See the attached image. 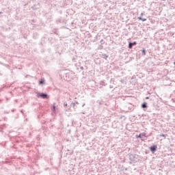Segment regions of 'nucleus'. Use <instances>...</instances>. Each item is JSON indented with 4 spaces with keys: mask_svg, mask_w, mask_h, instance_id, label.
<instances>
[{
    "mask_svg": "<svg viewBox=\"0 0 175 175\" xmlns=\"http://www.w3.org/2000/svg\"><path fill=\"white\" fill-rule=\"evenodd\" d=\"M96 103H98V105H99L100 106H101V105H104L105 102L103 100H98L96 101Z\"/></svg>",
    "mask_w": 175,
    "mask_h": 175,
    "instance_id": "obj_13",
    "label": "nucleus"
},
{
    "mask_svg": "<svg viewBox=\"0 0 175 175\" xmlns=\"http://www.w3.org/2000/svg\"><path fill=\"white\" fill-rule=\"evenodd\" d=\"M136 44H137V42H136V41H134L133 42H129L128 49H133V46H136Z\"/></svg>",
    "mask_w": 175,
    "mask_h": 175,
    "instance_id": "obj_5",
    "label": "nucleus"
},
{
    "mask_svg": "<svg viewBox=\"0 0 175 175\" xmlns=\"http://www.w3.org/2000/svg\"><path fill=\"white\" fill-rule=\"evenodd\" d=\"M51 110L53 113H55L57 111V107H55V105H53L51 107Z\"/></svg>",
    "mask_w": 175,
    "mask_h": 175,
    "instance_id": "obj_15",
    "label": "nucleus"
},
{
    "mask_svg": "<svg viewBox=\"0 0 175 175\" xmlns=\"http://www.w3.org/2000/svg\"><path fill=\"white\" fill-rule=\"evenodd\" d=\"M110 88H111V86H110Z\"/></svg>",
    "mask_w": 175,
    "mask_h": 175,
    "instance_id": "obj_34",
    "label": "nucleus"
},
{
    "mask_svg": "<svg viewBox=\"0 0 175 175\" xmlns=\"http://www.w3.org/2000/svg\"><path fill=\"white\" fill-rule=\"evenodd\" d=\"M129 159L131 163H137L140 159H143V157L136 154L129 153Z\"/></svg>",
    "mask_w": 175,
    "mask_h": 175,
    "instance_id": "obj_1",
    "label": "nucleus"
},
{
    "mask_svg": "<svg viewBox=\"0 0 175 175\" xmlns=\"http://www.w3.org/2000/svg\"><path fill=\"white\" fill-rule=\"evenodd\" d=\"M68 106H69V105H68V103L64 102V107H67V109H68Z\"/></svg>",
    "mask_w": 175,
    "mask_h": 175,
    "instance_id": "obj_20",
    "label": "nucleus"
},
{
    "mask_svg": "<svg viewBox=\"0 0 175 175\" xmlns=\"http://www.w3.org/2000/svg\"><path fill=\"white\" fill-rule=\"evenodd\" d=\"M143 137H148V136H147V133H140L139 135H136V139H141L143 140Z\"/></svg>",
    "mask_w": 175,
    "mask_h": 175,
    "instance_id": "obj_4",
    "label": "nucleus"
},
{
    "mask_svg": "<svg viewBox=\"0 0 175 175\" xmlns=\"http://www.w3.org/2000/svg\"><path fill=\"white\" fill-rule=\"evenodd\" d=\"M3 90V88H0V92H2V90Z\"/></svg>",
    "mask_w": 175,
    "mask_h": 175,
    "instance_id": "obj_27",
    "label": "nucleus"
},
{
    "mask_svg": "<svg viewBox=\"0 0 175 175\" xmlns=\"http://www.w3.org/2000/svg\"><path fill=\"white\" fill-rule=\"evenodd\" d=\"M137 20H139V21H143V22L147 21V18H142V16H138V17H137Z\"/></svg>",
    "mask_w": 175,
    "mask_h": 175,
    "instance_id": "obj_11",
    "label": "nucleus"
},
{
    "mask_svg": "<svg viewBox=\"0 0 175 175\" xmlns=\"http://www.w3.org/2000/svg\"><path fill=\"white\" fill-rule=\"evenodd\" d=\"M125 170H128V169H127V168H126V169H125Z\"/></svg>",
    "mask_w": 175,
    "mask_h": 175,
    "instance_id": "obj_32",
    "label": "nucleus"
},
{
    "mask_svg": "<svg viewBox=\"0 0 175 175\" xmlns=\"http://www.w3.org/2000/svg\"><path fill=\"white\" fill-rule=\"evenodd\" d=\"M100 58H103L104 59H107L109 58V55H107L105 53H101L100 54Z\"/></svg>",
    "mask_w": 175,
    "mask_h": 175,
    "instance_id": "obj_6",
    "label": "nucleus"
},
{
    "mask_svg": "<svg viewBox=\"0 0 175 175\" xmlns=\"http://www.w3.org/2000/svg\"><path fill=\"white\" fill-rule=\"evenodd\" d=\"M98 50H103V43H101L100 45L98 46Z\"/></svg>",
    "mask_w": 175,
    "mask_h": 175,
    "instance_id": "obj_16",
    "label": "nucleus"
},
{
    "mask_svg": "<svg viewBox=\"0 0 175 175\" xmlns=\"http://www.w3.org/2000/svg\"><path fill=\"white\" fill-rule=\"evenodd\" d=\"M76 106V103H71L70 105L68 106V110H70V107H73L75 109V107Z\"/></svg>",
    "mask_w": 175,
    "mask_h": 175,
    "instance_id": "obj_8",
    "label": "nucleus"
},
{
    "mask_svg": "<svg viewBox=\"0 0 175 175\" xmlns=\"http://www.w3.org/2000/svg\"><path fill=\"white\" fill-rule=\"evenodd\" d=\"M37 96L38 98H41V99H49L50 98V96L47 94V93H40V92H37Z\"/></svg>",
    "mask_w": 175,
    "mask_h": 175,
    "instance_id": "obj_2",
    "label": "nucleus"
},
{
    "mask_svg": "<svg viewBox=\"0 0 175 175\" xmlns=\"http://www.w3.org/2000/svg\"><path fill=\"white\" fill-rule=\"evenodd\" d=\"M21 113H22V114H24V111L23 110L21 111Z\"/></svg>",
    "mask_w": 175,
    "mask_h": 175,
    "instance_id": "obj_30",
    "label": "nucleus"
},
{
    "mask_svg": "<svg viewBox=\"0 0 175 175\" xmlns=\"http://www.w3.org/2000/svg\"><path fill=\"white\" fill-rule=\"evenodd\" d=\"M100 85H106V84H105V81H100Z\"/></svg>",
    "mask_w": 175,
    "mask_h": 175,
    "instance_id": "obj_19",
    "label": "nucleus"
},
{
    "mask_svg": "<svg viewBox=\"0 0 175 175\" xmlns=\"http://www.w3.org/2000/svg\"><path fill=\"white\" fill-rule=\"evenodd\" d=\"M150 151L152 152V154H155L157 151H158V146L155 144L150 146L149 148Z\"/></svg>",
    "mask_w": 175,
    "mask_h": 175,
    "instance_id": "obj_3",
    "label": "nucleus"
},
{
    "mask_svg": "<svg viewBox=\"0 0 175 175\" xmlns=\"http://www.w3.org/2000/svg\"><path fill=\"white\" fill-rule=\"evenodd\" d=\"M39 8H40V5H39V3L37 5H33L31 7V9H33V10H38V9H39Z\"/></svg>",
    "mask_w": 175,
    "mask_h": 175,
    "instance_id": "obj_7",
    "label": "nucleus"
},
{
    "mask_svg": "<svg viewBox=\"0 0 175 175\" xmlns=\"http://www.w3.org/2000/svg\"><path fill=\"white\" fill-rule=\"evenodd\" d=\"M160 136L162 137H166V136H167V134L161 133V134H160Z\"/></svg>",
    "mask_w": 175,
    "mask_h": 175,
    "instance_id": "obj_18",
    "label": "nucleus"
},
{
    "mask_svg": "<svg viewBox=\"0 0 175 175\" xmlns=\"http://www.w3.org/2000/svg\"><path fill=\"white\" fill-rule=\"evenodd\" d=\"M67 151H69V149H68Z\"/></svg>",
    "mask_w": 175,
    "mask_h": 175,
    "instance_id": "obj_33",
    "label": "nucleus"
},
{
    "mask_svg": "<svg viewBox=\"0 0 175 175\" xmlns=\"http://www.w3.org/2000/svg\"><path fill=\"white\" fill-rule=\"evenodd\" d=\"M14 111H16V109H12V113H14Z\"/></svg>",
    "mask_w": 175,
    "mask_h": 175,
    "instance_id": "obj_24",
    "label": "nucleus"
},
{
    "mask_svg": "<svg viewBox=\"0 0 175 175\" xmlns=\"http://www.w3.org/2000/svg\"><path fill=\"white\" fill-rule=\"evenodd\" d=\"M53 33H54L55 35H59V31H58V29H53L52 30Z\"/></svg>",
    "mask_w": 175,
    "mask_h": 175,
    "instance_id": "obj_9",
    "label": "nucleus"
},
{
    "mask_svg": "<svg viewBox=\"0 0 175 175\" xmlns=\"http://www.w3.org/2000/svg\"><path fill=\"white\" fill-rule=\"evenodd\" d=\"M100 43H103V44H105V41H103V39L100 40Z\"/></svg>",
    "mask_w": 175,
    "mask_h": 175,
    "instance_id": "obj_21",
    "label": "nucleus"
},
{
    "mask_svg": "<svg viewBox=\"0 0 175 175\" xmlns=\"http://www.w3.org/2000/svg\"><path fill=\"white\" fill-rule=\"evenodd\" d=\"M142 51V55H146V53H147V51L146 50V49H143L142 50H141Z\"/></svg>",
    "mask_w": 175,
    "mask_h": 175,
    "instance_id": "obj_14",
    "label": "nucleus"
},
{
    "mask_svg": "<svg viewBox=\"0 0 175 175\" xmlns=\"http://www.w3.org/2000/svg\"><path fill=\"white\" fill-rule=\"evenodd\" d=\"M4 113H5V114H9V112H8L6 111H5Z\"/></svg>",
    "mask_w": 175,
    "mask_h": 175,
    "instance_id": "obj_25",
    "label": "nucleus"
},
{
    "mask_svg": "<svg viewBox=\"0 0 175 175\" xmlns=\"http://www.w3.org/2000/svg\"><path fill=\"white\" fill-rule=\"evenodd\" d=\"M39 84L40 85H43V84H44V78L40 79L39 80Z\"/></svg>",
    "mask_w": 175,
    "mask_h": 175,
    "instance_id": "obj_12",
    "label": "nucleus"
},
{
    "mask_svg": "<svg viewBox=\"0 0 175 175\" xmlns=\"http://www.w3.org/2000/svg\"><path fill=\"white\" fill-rule=\"evenodd\" d=\"M149 152H148V151H146V152H145V154H149Z\"/></svg>",
    "mask_w": 175,
    "mask_h": 175,
    "instance_id": "obj_26",
    "label": "nucleus"
},
{
    "mask_svg": "<svg viewBox=\"0 0 175 175\" xmlns=\"http://www.w3.org/2000/svg\"><path fill=\"white\" fill-rule=\"evenodd\" d=\"M141 107L142 109H147V107H148V106L147 105V103L144 102L142 104Z\"/></svg>",
    "mask_w": 175,
    "mask_h": 175,
    "instance_id": "obj_10",
    "label": "nucleus"
},
{
    "mask_svg": "<svg viewBox=\"0 0 175 175\" xmlns=\"http://www.w3.org/2000/svg\"><path fill=\"white\" fill-rule=\"evenodd\" d=\"M74 103H75V105H79V102H77V101Z\"/></svg>",
    "mask_w": 175,
    "mask_h": 175,
    "instance_id": "obj_29",
    "label": "nucleus"
},
{
    "mask_svg": "<svg viewBox=\"0 0 175 175\" xmlns=\"http://www.w3.org/2000/svg\"><path fill=\"white\" fill-rule=\"evenodd\" d=\"M80 69H81V70H84V67L81 66V67H80Z\"/></svg>",
    "mask_w": 175,
    "mask_h": 175,
    "instance_id": "obj_23",
    "label": "nucleus"
},
{
    "mask_svg": "<svg viewBox=\"0 0 175 175\" xmlns=\"http://www.w3.org/2000/svg\"><path fill=\"white\" fill-rule=\"evenodd\" d=\"M143 16H144V13H141L140 17H143Z\"/></svg>",
    "mask_w": 175,
    "mask_h": 175,
    "instance_id": "obj_22",
    "label": "nucleus"
},
{
    "mask_svg": "<svg viewBox=\"0 0 175 175\" xmlns=\"http://www.w3.org/2000/svg\"><path fill=\"white\" fill-rule=\"evenodd\" d=\"M61 23H62V20H61V18H58L56 20V23L61 24Z\"/></svg>",
    "mask_w": 175,
    "mask_h": 175,
    "instance_id": "obj_17",
    "label": "nucleus"
},
{
    "mask_svg": "<svg viewBox=\"0 0 175 175\" xmlns=\"http://www.w3.org/2000/svg\"><path fill=\"white\" fill-rule=\"evenodd\" d=\"M145 99H150V97L146 96V97L145 98Z\"/></svg>",
    "mask_w": 175,
    "mask_h": 175,
    "instance_id": "obj_28",
    "label": "nucleus"
},
{
    "mask_svg": "<svg viewBox=\"0 0 175 175\" xmlns=\"http://www.w3.org/2000/svg\"><path fill=\"white\" fill-rule=\"evenodd\" d=\"M174 66H175V61L174 62Z\"/></svg>",
    "mask_w": 175,
    "mask_h": 175,
    "instance_id": "obj_31",
    "label": "nucleus"
}]
</instances>
